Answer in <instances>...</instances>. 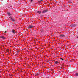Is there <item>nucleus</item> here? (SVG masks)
Segmentation results:
<instances>
[{
    "mask_svg": "<svg viewBox=\"0 0 78 78\" xmlns=\"http://www.w3.org/2000/svg\"><path fill=\"white\" fill-rule=\"evenodd\" d=\"M0 38H1V39H6V37L3 36H0Z\"/></svg>",
    "mask_w": 78,
    "mask_h": 78,
    "instance_id": "1",
    "label": "nucleus"
},
{
    "mask_svg": "<svg viewBox=\"0 0 78 78\" xmlns=\"http://www.w3.org/2000/svg\"><path fill=\"white\" fill-rule=\"evenodd\" d=\"M48 11V10H45L43 11L42 12V13H45V12H47Z\"/></svg>",
    "mask_w": 78,
    "mask_h": 78,
    "instance_id": "2",
    "label": "nucleus"
},
{
    "mask_svg": "<svg viewBox=\"0 0 78 78\" xmlns=\"http://www.w3.org/2000/svg\"><path fill=\"white\" fill-rule=\"evenodd\" d=\"M28 28H33V26L32 25H30L28 27Z\"/></svg>",
    "mask_w": 78,
    "mask_h": 78,
    "instance_id": "3",
    "label": "nucleus"
},
{
    "mask_svg": "<svg viewBox=\"0 0 78 78\" xmlns=\"http://www.w3.org/2000/svg\"><path fill=\"white\" fill-rule=\"evenodd\" d=\"M7 14L9 16H11V15H12V14L10 12H8Z\"/></svg>",
    "mask_w": 78,
    "mask_h": 78,
    "instance_id": "4",
    "label": "nucleus"
},
{
    "mask_svg": "<svg viewBox=\"0 0 78 78\" xmlns=\"http://www.w3.org/2000/svg\"><path fill=\"white\" fill-rule=\"evenodd\" d=\"M12 33H13V34H15L16 33V32H15V30H12Z\"/></svg>",
    "mask_w": 78,
    "mask_h": 78,
    "instance_id": "5",
    "label": "nucleus"
},
{
    "mask_svg": "<svg viewBox=\"0 0 78 78\" xmlns=\"http://www.w3.org/2000/svg\"><path fill=\"white\" fill-rule=\"evenodd\" d=\"M11 20L12 21V22H15V20L12 18H11Z\"/></svg>",
    "mask_w": 78,
    "mask_h": 78,
    "instance_id": "6",
    "label": "nucleus"
},
{
    "mask_svg": "<svg viewBox=\"0 0 78 78\" xmlns=\"http://www.w3.org/2000/svg\"><path fill=\"white\" fill-rule=\"evenodd\" d=\"M60 37H64V35H62V34H61L60 35Z\"/></svg>",
    "mask_w": 78,
    "mask_h": 78,
    "instance_id": "7",
    "label": "nucleus"
},
{
    "mask_svg": "<svg viewBox=\"0 0 78 78\" xmlns=\"http://www.w3.org/2000/svg\"><path fill=\"white\" fill-rule=\"evenodd\" d=\"M55 64H57L58 63V61H55Z\"/></svg>",
    "mask_w": 78,
    "mask_h": 78,
    "instance_id": "8",
    "label": "nucleus"
},
{
    "mask_svg": "<svg viewBox=\"0 0 78 78\" xmlns=\"http://www.w3.org/2000/svg\"><path fill=\"white\" fill-rule=\"evenodd\" d=\"M37 13H38V14H40V13L41 12V11H38L37 12Z\"/></svg>",
    "mask_w": 78,
    "mask_h": 78,
    "instance_id": "9",
    "label": "nucleus"
},
{
    "mask_svg": "<svg viewBox=\"0 0 78 78\" xmlns=\"http://www.w3.org/2000/svg\"><path fill=\"white\" fill-rule=\"evenodd\" d=\"M70 26L71 27H73V24H71L70 25Z\"/></svg>",
    "mask_w": 78,
    "mask_h": 78,
    "instance_id": "10",
    "label": "nucleus"
},
{
    "mask_svg": "<svg viewBox=\"0 0 78 78\" xmlns=\"http://www.w3.org/2000/svg\"><path fill=\"white\" fill-rule=\"evenodd\" d=\"M76 24H73V27H76Z\"/></svg>",
    "mask_w": 78,
    "mask_h": 78,
    "instance_id": "11",
    "label": "nucleus"
},
{
    "mask_svg": "<svg viewBox=\"0 0 78 78\" xmlns=\"http://www.w3.org/2000/svg\"><path fill=\"white\" fill-rule=\"evenodd\" d=\"M76 76H78V73L76 74Z\"/></svg>",
    "mask_w": 78,
    "mask_h": 78,
    "instance_id": "12",
    "label": "nucleus"
},
{
    "mask_svg": "<svg viewBox=\"0 0 78 78\" xmlns=\"http://www.w3.org/2000/svg\"><path fill=\"white\" fill-rule=\"evenodd\" d=\"M39 75V74L38 73H37L36 75V76H38Z\"/></svg>",
    "mask_w": 78,
    "mask_h": 78,
    "instance_id": "13",
    "label": "nucleus"
},
{
    "mask_svg": "<svg viewBox=\"0 0 78 78\" xmlns=\"http://www.w3.org/2000/svg\"><path fill=\"white\" fill-rule=\"evenodd\" d=\"M31 3H33V0H31Z\"/></svg>",
    "mask_w": 78,
    "mask_h": 78,
    "instance_id": "14",
    "label": "nucleus"
},
{
    "mask_svg": "<svg viewBox=\"0 0 78 78\" xmlns=\"http://www.w3.org/2000/svg\"><path fill=\"white\" fill-rule=\"evenodd\" d=\"M16 52H17V53H19V51L17 50Z\"/></svg>",
    "mask_w": 78,
    "mask_h": 78,
    "instance_id": "15",
    "label": "nucleus"
},
{
    "mask_svg": "<svg viewBox=\"0 0 78 78\" xmlns=\"http://www.w3.org/2000/svg\"><path fill=\"white\" fill-rule=\"evenodd\" d=\"M60 58L62 59V61H63L64 60L63 59H62V58Z\"/></svg>",
    "mask_w": 78,
    "mask_h": 78,
    "instance_id": "16",
    "label": "nucleus"
},
{
    "mask_svg": "<svg viewBox=\"0 0 78 78\" xmlns=\"http://www.w3.org/2000/svg\"><path fill=\"white\" fill-rule=\"evenodd\" d=\"M7 51L8 52H9V50H7Z\"/></svg>",
    "mask_w": 78,
    "mask_h": 78,
    "instance_id": "17",
    "label": "nucleus"
},
{
    "mask_svg": "<svg viewBox=\"0 0 78 78\" xmlns=\"http://www.w3.org/2000/svg\"><path fill=\"white\" fill-rule=\"evenodd\" d=\"M4 33H7L6 31H5V32Z\"/></svg>",
    "mask_w": 78,
    "mask_h": 78,
    "instance_id": "18",
    "label": "nucleus"
},
{
    "mask_svg": "<svg viewBox=\"0 0 78 78\" xmlns=\"http://www.w3.org/2000/svg\"><path fill=\"white\" fill-rule=\"evenodd\" d=\"M76 38H77V39H78V36L76 37Z\"/></svg>",
    "mask_w": 78,
    "mask_h": 78,
    "instance_id": "19",
    "label": "nucleus"
},
{
    "mask_svg": "<svg viewBox=\"0 0 78 78\" xmlns=\"http://www.w3.org/2000/svg\"><path fill=\"white\" fill-rule=\"evenodd\" d=\"M10 6H11V7H12V5H11Z\"/></svg>",
    "mask_w": 78,
    "mask_h": 78,
    "instance_id": "20",
    "label": "nucleus"
},
{
    "mask_svg": "<svg viewBox=\"0 0 78 78\" xmlns=\"http://www.w3.org/2000/svg\"><path fill=\"white\" fill-rule=\"evenodd\" d=\"M61 69H62V67H61Z\"/></svg>",
    "mask_w": 78,
    "mask_h": 78,
    "instance_id": "21",
    "label": "nucleus"
},
{
    "mask_svg": "<svg viewBox=\"0 0 78 78\" xmlns=\"http://www.w3.org/2000/svg\"><path fill=\"white\" fill-rule=\"evenodd\" d=\"M47 62H48V61Z\"/></svg>",
    "mask_w": 78,
    "mask_h": 78,
    "instance_id": "22",
    "label": "nucleus"
}]
</instances>
